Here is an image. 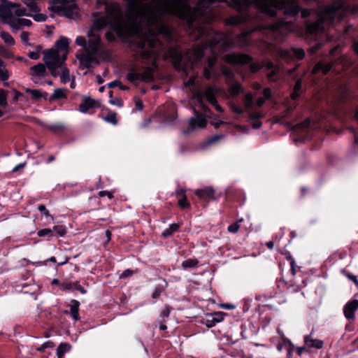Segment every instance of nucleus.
Segmentation results:
<instances>
[{"label": "nucleus", "instance_id": "nucleus-9", "mask_svg": "<svg viewBox=\"0 0 358 358\" xmlns=\"http://www.w3.org/2000/svg\"><path fill=\"white\" fill-rule=\"evenodd\" d=\"M99 54H93L90 50H85V52L80 55H78L77 58L79 60L80 68L85 69L91 66L93 63H98L95 55Z\"/></svg>", "mask_w": 358, "mask_h": 358}, {"label": "nucleus", "instance_id": "nucleus-11", "mask_svg": "<svg viewBox=\"0 0 358 358\" xmlns=\"http://www.w3.org/2000/svg\"><path fill=\"white\" fill-rule=\"evenodd\" d=\"M279 55L286 59H301L304 57V51L301 48L283 49L278 52Z\"/></svg>", "mask_w": 358, "mask_h": 358}, {"label": "nucleus", "instance_id": "nucleus-62", "mask_svg": "<svg viewBox=\"0 0 358 358\" xmlns=\"http://www.w3.org/2000/svg\"><path fill=\"white\" fill-rule=\"evenodd\" d=\"M263 117V115L261 113H253L250 115V119L252 120H257Z\"/></svg>", "mask_w": 358, "mask_h": 358}, {"label": "nucleus", "instance_id": "nucleus-4", "mask_svg": "<svg viewBox=\"0 0 358 358\" xmlns=\"http://www.w3.org/2000/svg\"><path fill=\"white\" fill-rule=\"evenodd\" d=\"M257 5L262 13L274 16L277 9L285 10L289 15H296L299 12V8L294 0H236L238 7H248L250 4Z\"/></svg>", "mask_w": 358, "mask_h": 358}, {"label": "nucleus", "instance_id": "nucleus-63", "mask_svg": "<svg viewBox=\"0 0 358 358\" xmlns=\"http://www.w3.org/2000/svg\"><path fill=\"white\" fill-rule=\"evenodd\" d=\"M220 306L222 308H224L227 310H233L236 308V306L232 303H224V304H221Z\"/></svg>", "mask_w": 358, "mask_h": 358}, {"label": "nucleus", "instance_id": "nucleus-56", "mask_svg": "<svg viewBox=\"0 0 358 358\" xmlns=\"http://www.w3.org/2000/svg\"><path fill=\"white\" fill-rule=\"evenodd\" d=\"M99 196L101 197H103V196H107L108 197L109 199H112L113 197V193L110 192H108V191H100L99 192Z\"/></svg>", "mask_w": 358, "mask_h": 358}, {"label": "nucleus", "instance_id": "nucleus-12", "mask_svg": "<svg viewBox=\"0 0 358 358\" xmlns=\"http://www.w3.org/2000/svg\"><path fill=\"white\" fill-rule=\"evenodd\" d=\"M268 28L273 33H278L280 34H284L287 32H290L293 31L292 24L289 22H287L285 21H280L275 24H273L270 25Z\"/></svg>", "mask_w": 358, "mask_h": 358}, {"label": "nucleus", "instance_id": "nucleus-34", "mask_svg": "<svg viewBox=\"0 0 358 358\" xmlns=\"http://www.w3.org/2000/svg\"><path fill=\"white\" fill-rule=\"evenodd\" d=\"M253 104V96L251 93H247L244 98L245 111H248Z\"/></svg>", "mask_w": 358, "mask_h": 358}, {"label": "nucleus", "instance_id": "nucleus-49", "mask_svg": "<svg viewBox=\"0 0 358 358\" xmlns=\"http://www.w3.org/2000/svg\"><path fill=\"white\" fill-rule=\"evenodd\" d=\"M53 343L50 341H48L47 342H45L43 344L41 345V347L37 348V350L39 352L43 351L45 348H52L53 347Z\"/></svg>", "mask_w": 358, "mask_h": 358}, {"label": "nucleus", "instance_id": "nucleus-15", "mask_svg": "<svg viewBox=\"0 0 358 358\" xmlns=\"http://www.w3.org/2000/svg\"><path fill=\"white\" fill-rule=\"evenodd\" d=\"M358 308V300L348 301L344 307V315L346 318L353 320L355 317V311Z\"/></svg>", "mask_w": 358, "mask_h": 358}, {"label": "nucleus", "instance_id": "nucleus-32", "mask_svg": "<svg viewBox=\"0 0 358 358\" xmlns=\"http://www.w3.org/2000/svg\"><path fill=\"white\" fill-rule=\"evenodd\" d=\"M0 36L6 45L12 46L15 44L14 38L8 32L1 31L0 32Z\"/></svg>", "mask_w": 358, "mask_h": 358}, {"label": "nucleus", "instance_id": "nucleus-23", "mask_svg": "<svg viewBox=\"0 0 358 358\" xmlns=\"http://www.w3.org/2000/svg\"><path fill=\"white\" fill-rule=\"evenodd\" d=\"M79 306H80V303L75 299L71 300V304L69 305L70 314L74 321H78L80 320Z\"/></svg>", "mask_w": 358, "mask_h": 358}, {"label": "nucleus", "instance_id": "nucleus-39", "mask_svg": "<svg viewBox=\"0 0 358 358\" xmlns=\"http://www.w3.org/2000/svg\"><path fill=\"white\" fill-rule=\"evenodd\" d=\"M103 120L113 125H116L117 124V115L115 113H109L107 116L103 117Z\"/></svg>", "mask_w": 358, "mask_h": 358}, {"label": "nucleus", "instance_id": "nucleus-24", "mask_svg": "<svg viewBox=\"0 0 358 358\" xmlns=\"http://www.w3.org/2000/svg\"><path fill=\"white\" fill-rule=\"evenodd\" d=\"M331 69V65L329 63L319 62L313 69V73H316L322 71L324 74H327Z\"/></svg>", "mask_w": 358, "mask_h": 358}, {"label": "nucleus", "instance_id": "nucleus-25", "mask_svg": "<svg viewBox=\"0 0 358 358\" xmlns=\"http://www.w3.org/2000/svg\"><path fill=\"white\" fill-rule=\"evenodd\" d=\"M243 88L238 82L232 83L228 87L227 92L231 96H236L239 93L242 92Z\"/></svg>", "mask_w": 358, "mask_h": 358}, {"label": "nucleus", "instance_id": "nucleus-35", "mask_svg": "<svg viewBox=\"0 0 358 358\" xmlns=\"http://www.w3.org/2000/svg\"><path fill=\"white\" fill-rule=\"evenodd\" d=\"M78 281L76 282H65L60 285V289L62 291L65 290H76Z\"/></svg>", "mask_w": 358, "mask_h": 358}, {"label": "nucleus", "instance_id": "nucleus-47", "mask_svg": "<svg viewBox=\"0 0 358 358\" xmlns=\"http://www.w3.org/2000/svg\"><path fill=\"white\" fill-rule=\"evenodd\" d=\"M6 93L4 90H0V106L5 107L6 106Z\"/></svg>", "mask_w": 358, "mask_h": 358}, {"label": "nucleus", "instance_id": "nucleus-37", "mask_svg": "<svg viewBox=\"0 0 358 358\" xmlns=\"http://www.w3.org/2000/svg\"><path fill=\"white\" fill-rule=\"evenodd\" d=\"M301 89V80L299 79L298 80L294 85V91L291 94V98L292 99H296L299 95V91Z\"/></svg>", "mask_w": 358, "mask_h": 358}, {"label": "nucleus", "instance_id": "nucleus-22", "mask_svg": "<svg viewBox=\"0 0 358 358\" xmlns=\"http://www.w3.org/2000/svg\"><path fill=\"white\" fill-rule=\"evenodd\" d=\"M265 67L268 70H271V73H268L269 80L275 81L278 78V73L280 71V68L274 66L273 64L269 61L266 62Z\"/></svg>", "mask_w": 358, "mask_h": 358}, {"label": "nucleus", "instance_id": "nucleus-14", "mask_svg": "<svg viewBox=\"0 0 358 358\" xmlns=\"http://www.w3.org/2000/svg\"><path fill=\"white\" fill-rule=\"evenodd\" d=\"M215 62L216 58L214 56L208 58L207 66H205L203 70L204 77L208 80L215 78L218 76V73L214 69Z\"/></svg>", "mask_w": 358, "mask_h": 358}, {"label": "nucleus", "instance_id": "nucleus-44", "mask_svg": "<svg viewBox=\"0 0 358 358\" xmlns=\"http://www.w3.org/2000/svg\"><path fill=\"white\" fill-rule=\"evenodd\" d=\"M8 78L9 73L5 66H3V67L0 68V79L1 80H6L8 79Z\"/></svg>", "mask_w": 358, "mask_h": 358}, {"label": "nucleus", "instance_id": "nucleus-60", "mask_svg": "<svg viewBox=\"0 0 358 358\" xmlns=\"http://www.w3.org/2000/svg\"><path fill=\"white\" fill-rule=\"evenodd\" d=\"M222 137H223V136H222V135L214 136L211 137L210 138H209V140L208 141V144L213 143L217 141L218 140H220V138H222Z\"/></svg>", "mask_w": 358, "mask_h": 358}, {"label": "nucleus", "instance_id": "nucleus-19", "mask_svg": "<svg viewBox=\"0 0 358 358\" xmlns=\"http://www.w3.org/2000/svg\"><path fill=\"white\" fill-rule=\"evenodd\" d=\"M250 18V15L248 11H245L240 13L237 16L231 17L227 20V23L232 25H236L243 22H246Z\"/></svg>", "mask_w": 358, "mask_h": 358}, {"label": "nucleus", "instance_id": "nucleus-7", "mask_svg": "<svg viewBox=\"0 0 358 358\" xmlns=\"http://www.w3.org/2000/svg\"><path fill=\"white\" fill-rule=\"evenodd\" d=\"M30 13L27 8L20 7L15 3H8L5 5L0 6V17L2 18L6 23L11 27L10 22H14L17 17L30 15Z\"/></svg>", "mask_w": 358, "mask_h": 358}, {"label": "nucleus", "instance_id": "nucleus-30", "mask_svg": "<svg viewBox=\"0 0 358 358\" xmlns=\"http://www.w3.org/2000/svg\"><path fill=\"white\" fill-rule=\"evenodd\" d=\"M59 69L61 70V74L59 73L61 81L64 84L69 82L72 79L69 70L64 66L59 68Z\"/></svg>", "mask_w": 358, "mask_h": 358}, {"label": "nucleus", "instance_id": "nucleus-2", "mask_svg": "<svg viewBox=\"0 0 358 358\" xmlns=\"http://www.w3.org/2000/svg\"><path fill=\"white\" fill-rule=\"evenodd\" d=\"M142 36L138 41V52L141 57L148 64V66L143 68V72L129 71L127 75V79L134 84L138 81L151 82L154 78L153 73L157 70L156 60L159 56L162 45L157 35L159 34L168 35L169 29L165 32L159 31L154 27V24L140 30Z\"/></svg>", "mask_w": 358, "mask_h": 358}, {"label": "nucleus", "instance_id": "nucleus-45", "mask_svg": "<svg viewBox=\"0 0 358 358\" xmlns=\"http://www.w3.org/2000/svg\"><path fill=\"white\" fill-rule=\"evenodd\" d=\"M38 210L41 213H42L43 215H45L47 217H50L51 220H54V217L50 214L49 211L46 209L45 205L41 204V205L38 206Z\"/></svg>", "mask_w": 358, "mask_h": 358}, {"label": "nucleus", "instance_id": "nucleus-18", "mask_svg": "<svg viewBox=\"0 0 358 358\" xmlns=\"http://www.w3.org/2000/svg\"><path fill=\"white\" fill-rule=\"evenodd\" d=\"M313 331H312V332L309 335H307L304 337L305 344L308 347L312 348H315V349L322 348L323 345H324V342L320 339L312 338L311 337L313 336Z\"/></svg>", "mask_w": 358, "mask_h": 358}, {"label": "nucleus", "instance_id": "nucleus-55", "mask_svg": "<svg viewBox=\"0 0 358 358\" xmlns=\"http://www.w3.org/2000/svg\"><path fill=\"white\" fill-rule=\"evenodd\" d=\"M231 109L236 113L237 114H242L244 110L243 109H241L240 107H238L237 105L236 104H231Z\"/></svg>", "mask_w": 358, "mask_h": 358}, {"label": "nucleus", "instance_id": "nucleus-40", "mask_svg": "<svg viewBox=\"0 0 358 358\" xmlns=\"http://www.w3.org/2000/svg\"><path fill=\"white\" fill-rule=\"evenodd\" d=\"M107 86L109 88H113V87H120L122 90H127L129 89L128 87H126L124 85H122L120 81L119 80H114L107 84Z\"/></svg>", "mask_w": 358, "mask_h": 358}, {"label": "nucleus", "instance_id": "nucleus-54", "mask_svg": "<svg viewBox=\"0 0 358 358\" xmlns=\"http://www.w3.org/2000/svg\"><path fill=\"white\" fill-rule=\"evenodd\" d=\"M262 65L259 63H255V64H252L250 65V71L252 73H255L257 72L259 69H260L262 68Z\"/></svg>", "mask_w": 358, "mask_h": 358}, {"label": "nucleus", "instance_id": "nucleus-6", "mask_svg": "<svg viewBox=\"0 0 358 358\" xmlns=\"http://www.w3.org/2000/svg\"><path fill=\"white\" fill-rule=\"evenodd\" d=\"M340 6H331L322 8L319 10L317 21L307 24V30L310 34H318L324 30L327 25H329L334 19L338 15Z\"/></svg>", "mask_w": 358, "mask_h": 358}, {"label": "nucleus", "instance_id": "nucleus-51", "mask_svg": "<svg viewBox=\"0 0 358 358\" xmlns=\"http://www.w3.org/2000/svg\"><path fill=\"white\" fill-rule=\"evenodd\" d=\"M51 232L52 229L45 228L38 231L37 235L40 237H43L49 235Z\"/></svg>", "mask_w": 358, "mask_h": 358}, {"label": "nucleus", "instance_id": "nucleus-13", "mask_svg": "<svg viewBox=\"0 0 358 358\" xmlns=\"http://www.w3.org/2000/svg\"><path fill=\"white\" fill-rule=\"evenodd\" d=\"M195 117L189 120V126L192 130L197 128H204L207 124V120L203 115L194 110Z\"/></svg>", "mask_w": 358, "mask_h": 358}, {"label": "nucleus", "instance_id": "nucleus-3", "mask_svg": "<svg viewBox=\"0 0 358 358\" xmlns=\"http://www.w3.org/2000/svg\"><path fill=\"white\" fill-rule=\"evenodd\" d=\"M231 45V43L226 35L216 33L213 34L208 43L189 50L184 56L178 51L171 52L173 64L176 69L185 71L187 73V68L193 67L203 57L204 50L209 48L215 55L217 53L218 48H229Z\"/></svg>", "mask_w": 358, "mask_h": 358}, {"label": "nucleus", "instance_id": "nucleus-43", "mask_svg": "<svg viewBox=\"0 0 358 358\" xmlns=\"http://www.w3.org/2000/svg\"><path fill=\"white\" fill-rule=\"evenodd\" d=\"M52 231H55L60 236H63L66 234V229L62 225H57L53 227L52 229Z\"/></svg>", "mask_w": 358, "mask_h": 358}, {"label": "nucleus", "instance_id": "nucleus-46", "mask_svg": "<svg viewBox=\"0 0 358 358\" xmlns=\"http://www.w3.org/2000/svg\"><path fill=\"white\" fill-rule=\"evenodd\" d=\"M109 103L111 105H114V106H116L120 108L123 106L122 100L121 99L117 98V97H114L113 99H110Z\"/></svg>", "mask_w": 358, "mask_h": 358}, {"label": "nucleus", "instance_id": "nucleus-17", "mask_svg": "<svg viewBox=\"0 0 358 358\" xmlns=\"http://www.w3.org/2000/svg\"><path fill=\"white\" fill-rule=\"evenodd\" d=\"M99 106L98 101L90 97H85L79 105V111L82 113H86L90 109Z\"/></svg>", "mask_w": 358, "mask_h": 358}, {"label": "nucleus", "instance_id": "nucleus-48", "mask_svg": "<svg viewBox=\"0 0 358 358\" xmlns=\"http://www.w3.org/2000/svg\"><path fill=\"white\" fill-rule=\"evenodd\" d=\"M222 74L227 78V79H231V77H232V71L231 70H230L229 69L225 67V66H222Z\"/></svg>", "mask_w": 358, "mask_h": 358}, {"label": "nucleus", "instance_id": "nucleus-10", "mask_svg": "<svg viewBox=\"0 0 358 358\" xmlns=\"http://www.w3.org/2000/svg\"><path fill=\"white\" fill-rule=\"evenodd\" d=\"M224 59L231 64H244L250 62L251 57L245 54H230L225 55Z\"/></svg>", "mask_w": 358, "mask_h": 358}, {"label": "nucleus", "instance_id": "nucleus-42", "mask_svg": "<svg viewBox=\"0 0 358 358\" xmlns=\"http://www.w3.org/2000/svg\"><path fill=\"white\" fill-rule=\"evenodd\" d=\"M178 205L182 208H187L190 206L189 203L187 201V197L185 195H183L182 197H181L178 200Z\"/></svg>", "mask_w": 358, "mask_h": 358}, {"label": "nucleus", "instance_id": "nucleus-16", "mask_svg": "<svg viewBox=\"0 0 358 358\" xmlns=\"http://www.w3.org/2000/svg\"><path fill=\"white\" fill-rule=\"evenodd\" d=\"M215 190L211 187H206L198 189L195 191V194L201 199L210 201L214 199Z\"/></svg>", "mask_w": 358, "mask_h": 358}, {"label": "nucleus", "instance_id": "nucleus-41", "mask_svg": "<svg viewBox=\"0 0 358 358\" xmlns=\"http://www.w3.org/2000/svg\"><path fill=\"white\" fill-rule=\"evenodd\" d=\"M243 221V219L241 218L240 220H238V222L228 226L227 227V230L231 232V233H236L239 228H240V224H239V222H242Z\"/></svg>", "mask_w": 358, "mask_h": 358}, {"label": "nucleus", "instance_id": "nucleus-21", "mask_svg": "<svg viewBox=\"0 0 358 358\" xmlns=\"http://www.w3.org/2000/svg\"><path fill=\"white\" fill-rule=\"evenodd\" d=\"M31 75L33 77L41 78L45 76L46 71V65L45 64L39 63L30 69Z\"/></svg>", "mask_w": 358, "mask_h": 358}, {"label": "nucleus", "instance_id": "nucleus-58", "mask_svg": "<svg viewBox=\"0 0 358 358\" xmlns=\"http://www.w3.org/2000/svg\"><path fill=\"white\" fill-rule=\"evenodd\" d=\"M49 129L52 131H57V130L63 129L64 126L62 124H52L49 127Z\"/></svg>", "mask_w": 358, "mask_h": 358}, {"label": "nucleus", "instance_id": "nucleus-29", "mask_svg": "<svg viewBox=\"0 0 358 358\" xmlns=\"http://www.w3.org/2000/svg\"><path fill=\"white\" fill-rule=\"evenodd\" d=\"M254 30H250L248 31H245L242 33L238 36L237 42L240 46H246L249 45V41L247 39L248 36L252 33Z\"/></svg>", "mask_w": 358, "mask_h": 358}, {"label": "nucleus", "instance_id": "nucleus-64", "mask_svg": "<svg viewBox=\"0 0 358 358\" xmlns=\"http://www.w3.org/2000/svg\"><path fill=\"white\" fill-rule=\"evenodd\" d=\"M13 95H14L13 99H14V100H15V101H17V100H19V99H20V97L23 96V95H22V93H20V92H17V90H14L13 91Z\"/></svg>", "mask_w": 358, "mask_h": 358}, {"label": "nucleus", "instance_id": "nucleus-31", "mask_svg": "<svg viewBox=\"0 0 358 358\" xmlns=\"http://www.w3.org/2000/svg\"><path fill=\"white\" fill-rule=\"evenodd\" d=\"M71 349V346L68 343H61L57 349V355L58 358H62L64 354L69 352Z\"/></svg>", "mask_w": 358, "mask_h": 358}, {"label": "nucleus", "instance_id": "nucleus-59", "mask_svg": "<svg viewBox=\"0 0 358 358\" xmlns=\"http://www.w3.org/2000/svg\"><path fill=\"white\" fill-rule=\"evenodd\" d=\"M34 20L38 22H43L45 21L47 17L43 14H36L34 17Z\"/></svg>", "mask_w": 358, "mask_h": 358}, {"label": "nucleus", "instance_id": "nucleus-5", "mask_svg": "<svg viewBox=\"0 0 358 358\" xmlns=\"http://www.w3.org/2000/svg\"><path fill=\"white\" fill-rule=\"evenodd\" d=\"M69 39L61 37L55 43L56 48L43 51V61L50 71L52 76L56 77L59 75V68L66 59L68 54Z\"/></svg>", "mask_w": 358, "mask_h": 358}, {"label": "nucleus", "instance_id": "nucleus-1", "mask_svg": "<svg viewBox=\"0 0 358 358\" xmlns=\"http://www.w3.org/2000/svg\"><path fill=\"white\" fill-rule=\"evenodd\" d=\"M127 2L126 13L117 2L96 0L99 5L105 6V16L94 20V27H109L120 36L129 34L136 24L140 30L154 24L159 31H167L164 17L166 14L185 20L189 29H196L200 36L204 34L203 27H197L196 20L210 10V4L215 0H199L192 9L189 0H124Z\"/></svg>", "mask_w": 358, "mask_h": 358}, {"label": "nucleus", "instance_id": "nucleus-20", "mask_svg": "<svg viewBox=\"0 0 358 358\" xmlns=\"http://www.w3.org/2000/svg\"><path fill=\"white\" fill-rule=\"evenodd\" d=\"M11 23V29L13 31H17L18 29L22 28L23 27H29L32 22L30 20L24 19V18H17L16 17L14 22H10Z\"/></svg>", "mask_w": 358, "mask_h": 358}, {"label": "nucleus", "instance_id": "nucleus-38", "mask_svg": "<svg viewBox=\"0 0 358 358\" xmlns=\"http://www.w3.org/2000/svg\"><path fill=\"white\" fill-rule=\"evenodd\" d=\"M25 92L30 94L32 99L35 100L40 99L43 96L41 91L38 90H31L29 88H27Z\"/></svg>", "mask_w": 358, "mask_h": 358}, {"label": "nucleus", "instance_id": "nucleus-52", "mask_svg": "<svg viewBox=\"0 0 358 358\" xmlns=\"http://www.w3.org/2000/svg\"><path fill=\"white\" fill-rule=\"evenodd\" d=\"M28 56L31 59L37 60L40 57V52L39 50L30 52Z\"/></svg>", "mask_w": 358, "mask_h": 358}, {"label": "nucleus", "instance_id": "nucleus-50", "mask_svg": "<svg viewBox=\"0 0 358 358\" xmlns=\"http://www.w3.org/2000/svg\"><path fill=\"white\" fill-rule=\"evenodd\" d=\"M76 43L81 47L85 48L86 47V41L85 38L83 36H79L76 39Z\"/></svg>", "mask_w": 358, "mask_h": 358}, {"label": "nucleus", "instance_id": "nucleus-57", "mask_svg": "<svg viewBox=\"0 0 358 358\" xmlns=\"http://www.w3.org/2000/svg\"><path fill=\"white\" fill-rule=\"evenodd\" d=\"M134 273L133 271L130 270V269H127L125 271H124L120 275V278H127L129 276H131L132 274Z\"/></svg>", "mask_w": 358, "mask_h": 358}, {"label": "nucleus", "instance_id": "nucleus-28", "mask_svg": "<svg viewBox=\"0 0 358 358\" xmlns=\"http://www.w3.org/2000/svg\"><path fill=\"white\" fill-rule=\"evenodd\" d=\"M66 98V90L63 88H57L50 97V101Z\"/></svg>", "mask_w": 358, "mask_h": 358}, {"label": "nucleus", "instance_id": "nucleus-8", "mask_svg": "<svg viewBox=\"0 0 358 358\" xmlns=\"http://www.w3.org/2000/svg\"><path fill=\"white\" fill-rule=\"evenodd\" d=\"M101 29H96L92 26V29L89 31L87 36L89 37L88 48L93 54L100 55L102 52V45L100 40V36L95 33L96 30H100Z\"/></svg>", "mask_w": 358, "mask_h": 358}, {"label": "nucleus", "instance_id": "nucleus-33", "mask_svg": "<svg viewBox=\"0 0 358 358\" xmlns=\"http://www.w3.org/2000/svg\"><path fill=\"white\" fill-rule=\"evenodd\" d=\"M199 262L196 259H187L182 262L183 268H194L197 266Z\"/></svg>", "mask_w": 358, "mask_h": 358}, {"label": "nucleus", "instance_id": "nucleus-53", "mask_svg": "<svg viewBox=\"0 0 358 358\" xmlns=\"http://www.w3.org/2000/svg\"><path fill=\"white\" fill-rule=\"evenodd\" d=\"M135 106H136V109L138 111H141L143 110V101L140 99L135 98Z\"/></svg>", "mask_w": 358, "mask_h": 358}, {"label": "nucleus", "instance_id": "nucleus-26", "mask_svg": "<svg viewBox=\"0 0 358 358\" xmlns=\"http://www.w3.org/2000/svg\"><path fill=\"white\" fill-rule=\"evenodd\" d=\"M216 90L214 87H210L205 90L202 93L201 96L205 97L209 103H215Z\"/></svg>", "mask_w": 358, "mask_h": 358}, {"label": "nucleus", "instance_id": "nucleus-61", "mask_svg": "<svg viewBox=\"0 0 358 358\" xmlns=\"http://www.w3.org/2000/svg\"><path fill=\"white\" fill-rule=\"evenodd\" d=\"M21 40L23 43H27L29 39V34L26 31H22L20 34Z\"/></svg>", "mask_w": 358, "mask_h": 358}, {"label": "nucleus", "instance_id": "nucleus-36", "mask_svg": "<svg viewBox=\"0 0 358 358\" xmlns=\"http://www.w3.org/2000/svg\"><path fill=\"white\" fill-rule=\"evenodd\" d=\"M225 315V313L223 312H217L213 314V317L212 319V321L213 322V324H210V327H213L216 323L220 322L224 320V316Z\"/></svg>", "mask_w": 358, "mask_h": 358}, {"label": "nucleus", "instance_id": "nucleus-27", "mask_svg": "<svg viewBox=\"0 0 358 358\" xmlns=\"http://www.w3.org/2000/svg\"><path fill=\"white\" fill-rule=\"evenodd\" d=\"M181 227L180 222L173 223L169 226L162 233V236L164 238H167L172 235L173 233L178 231Z\"/></svg>", "mask_w": 358, "mask_h": 358}]
</instances>
